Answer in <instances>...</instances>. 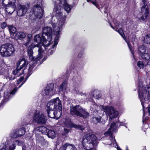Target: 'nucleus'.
<instances>
[{"label":"nucleus","instance_id":"nucleus-31","mask_svg":"<svg viewBox=\"0 0 150 150\" xmlns=\"http://www.w3.org/2000/svg\"><path fill=\"white\" fill-rule=\"evenodd\" d=\"M93 96L96 98H98L101 97V95L98 91H94L93 93Z\"/></svg>","mask_w":150,"mask_h":150},{"label":"nucleus","instance_id":"nucleus-53","mask_svg":"<svg viewBox=\"0 0 150 150\" xmlns=\"http://www.w3.org/2000/svg\"><path fill=\"white\" fill-rule=\"evenodd\" d=\"M148 117H146L145 120H148Z\"/></svg>","mask_w":150,"mask_h":150},{"label":"nucleus","instance_id":"nucleus-11","mask_svg":"<svg viewBox=\"0 0 150 150\" xmlns=\"http://www.w3.org/2000/svg\"><path fill=\"white\" fill-rule=\"evenodd\" d=\"M33 120L38 124L42 125L46 122L47 121L46 117L42 112L37 111L33 115Z\"/></svg>","mask_w":150,"mask_h":150},{"label":"nucleus","instance_id":"nucleus-45","mask_svg":"<svg viewBox=\"0 0 150 150\" xmlns=\"http://www.w3.org/2000/svg\"><path fill=\"white\" fill-rule=\"evenodd\" d=\"M78 2V0H74L73 5H74L76 4Z\"/></svg>","mask_w":150,"mask_h":150},{"label":"nucleus","instance_id":"nucleus-12","mask_svg":"<svg viewBox=\"0 0 150 150\" xmlns=\"http://www.w3.org/2000/svg\"><path fill=\"white\" fill-rule=\"evenodd\" d=\"M143 6L141 9V12L139 15L138 16V17L142 20L145 19L148 16L149 13L148 9V6L147 4L146 0H143Z\"/></svg>","mask_w":150,"mask_h":150},{"label":"nucleus","instance_id":"nucleus-51","mask_svg":"<svg viewBox=\"0 0 150 150\" xmlns=\"http://www.w3.org/2000/svg\"><path fill=\"white\" fill-rule=\"evenodd\" d=\"M147 65L150 67V61H148L147 63Z\"/></svg>","mask_w":150,"mask_h":150},{"label":"nucleus","instance_id":"nucleus-5","mask_svg":"<svg viewBox=\"0 0 150 150\" xmlns=\"http://www.w3.org/2000/svg\"><path fill=\"white\" fill-rule=\"evenodd\" d=\"M70 111L71 114L75 115L84 119L88 117L89 115V113L87 112L86 110L79 105L71 106Z\"/></svg>","mask_w":150,"mask_h":150},{"label":"nucleus","instance_id":"nucleus-14","mask_svg":"<svg viewBox=\"0 0 150 150\" xmlns=\"http://www.w3.org/2000/svg\"><path fill=\"white\" fill-rule=\"evenodd\" d=\"M30 13L33 14L35 18H40L43 14V11L40 6L38 5L33 7Z\"/></svg>","mask_w":150,"mask_h":150},{"label":"nucleus","instance_id":"nucleus-19","mask_svg":"<svg viewBox=\"0 0 150 150\" xmlns=\"http://www.w3.org/2000/svg\"><path fill=\"white\" fill-rule=\"evenodd\" d=\"M59 150H78L74 144L66 143L63 145L59 149Z\"/></svg>","mask_w":150,"mask_h":150},{"label":"nucleus","instance_id":"nucleus-47","mask_svg":"<svg viewBox=\"0 0 150 150\" xmlns=\"http://www.w3.org/2000/svg\"><path fill=\"white\" fill-rule=\"evenodd\" d=\"M148 111L149 113V115H150V107H149L148 109Z\"/></svg>","mask_w":150,"mask_h":150},{"label":"nucleus","instance_id":"nucleus-13","mask_svg":"<svg viewBox=\"0 0 150 150\" xmlns=\"http://www.w3.org/2000/svg\"><path fill=\"white\" fill-rule=\"evenodd\" d=\"M34 40L38 44L41 43L43 45L42 47L45 48V46L47 47L50 44L48 43L47 39H45L44 36H43V34H39L35 35L34 37Z\"/></svg>","mask_w":150,"mask_h":150},{"label":"nucleus","instance_id":"nucleus-21","mask_svg":"<svg viewBox=\"0 0 150 150\" xmlns=\"http://www.w3.org/2000/svg\"><path fill=\"white\" fill-rule=\"evenodd\" d=\"M35 130L37 131L40 132L43 134H46L47 133L48 129L44 126H40L36 128Z\"/></svg>","mask_w":150,"mask_h":150},{"label":"nucleus","instance_id":"nucleus-29","mask_svg":"<svg viewBox=\"0 0 150 150\" xmlns=\"http://www.w3.org/2000/svg\"><path fill=\"white\" fill-rule=\"evenodd\" d=\"M137 66L140 69H143L145 66V65L143 62L142 61H139L137 62Z\"/></svg>","mask_w":150,"mask_h":150},{"label":"nucleus","instance_id":"nucleus-4","mask_svg":"<svg viewBox=\"0 0 150 150\" xmlns=\"http://www.w3.org/2000/svg\"><path fill=\"white\" fill-rule=\"evenodd\" d=\"M97 138L94 134L89 133L85 135L83 138V144L86 150L92 149L97 142Z\"/></svg>","mask_w":150,"mask_h":150},{"label":"nucleus","instance_id":"nucleus-39","mask_svg":"<svg viewBox=\"0 0 150 150\" xmlns=\"http://www.w3.org/2000/svg\"><path fill=\"white\" fill-rule=\"evenodd\" d=\"M16 146L14 144H13L9 148V150H14L15 149Z\"/></svg>","mask_w":150,"mask_h":150},{"label":"nucleus","instance_id":"nucleus-36","mask_svg":"<svg viewBox=\"0 0 150 150\" xmlns=\"http://www.w3.org/2000/svg\"><path fill=\"white\" fill-rule=\"evenodd\" d=\"M118 32L122 36L123 38L125 39V38L123 36V31L122 29L121 28L119 29L118 30Z\"/></svg>","mask_w":150,"mask_h":150},{"label":"nucleus","instance_id":"nucleus-30","mask_svg":"<svg viewBox=\"0 0 150 150\" xmlns=\"http://www.w3.org/2000/svg\"><path fill=\"white\" fill-rule=\"evenodd\" d=\"M139 51L141 53H143L145 52V49L144 46L142 45L138 49Z\"/></svg>","mask_w":150,"mask_h":150},{"label":"nucleus","instance_id":"nucleus-33","mask_svg":"<svg viewBox=\"0 0 150 150\" xmlns=\"http://www.w3.org/2000/svg\"><path fill=\"white\" fill-rule=\"evenodd\" d=\"M145 40H148V43H150V34L149 35H147L146 36Z\"/></svg>","mask_w":150,"mask_h":150},{"label":"nucleus","instance_id":"nucleus-38","mask_svg":"<svg viewBox=\"0 0 150 150\" xmlns=\"http://www.w3.org/2000/svg\"><path fill=\"white\" fill-rule=\"evenodd\" d=\"M7 26V24L5 22H3L1 25V27L2 28H4Z\"/></svg>","mask_w":150,"mask_h":150},{"label":"nucleus","instance_id":"nucleus-9","mask_svg":"<svg viewBox=\"0 0 150 150\" xmlns=\"http://www.w3.org/2000/svg\"><path fill=\"white\" fill-rule=\"evenodd\" d=\"M0 74L3 75L4 79H6L7 81L13 80L17 76H20V74L18 73L14 74V71L12 73L9 72L7 71L4 69H2L0 67Z\"/></svg>","mask_w":150,"mask_h":150},{"label":"nucleus","instance_id":"nucleus-54","mask_svg":"<svg viewBox=\"0 0 150 150\" xmlns=\"http://www.w3.org/2000/svg\"><path fill=\"white\" fill-rule=\"evenodd\" d=\"M110 25L111 27L112 28H114L112 26V25H111V24L110 23Z\"/></svg>","mask_w":150,"mask_h":150},{"label":"nucleus","instance_id":"nucleus-22","mask_svg":"<svg viewBox=\"0 0 150 150\" xmlns=\"http://www.w3.org/2000/svg\"><path fill=\"white\" fill-rule=\"evenodd\" d=\"M25 35L24 33L22 32H20L17 33L16 34L14 38L16 40H21V39L25 37Z\"/></svg>","mask_w":150,"mask_h":150},{"label":"nucleus","instance_id":"nucleus-26","mask_svg":"<svg viewBox=\"0 0 150 150\" xmlns=\"http://www.w3.org/2000/svg\"><path fill=\"white\" fill-rule=\"evenodd\" d=\"M8 28L9 30L11 33H13L16 31V28L14 26L12 25H9Z\"/></svg>","mask_w":150,"mask_h":150},{"label":"nucleus","instance_id":"nucleus-37","mask_svg":"<svg viewBox=\"0 0 150 150\" xmlns=\"http://www.w3.org/2000/svg\"><path fill=\"white\" fill-rule=\"evenodd\" d=\"M17 89L16 88H15L10 92V94L11 95H13L16 93L17 91Z\"/></svg>","mask_w":150,"mask_h":150},{"label":"nucleus","instance_id":"nucleus-27","mask_svg":"<svg viewBox=\"0 0 150 150\" xmlns=\"http://www.w3.org/2000/svg\"><path fill=\"white\" fill-rule=\"evenodd\" d=\"M141 57L142 59L146 60H149L150 58V55H149V54L147 53L142 54Z\"/></svg>","mask_w":150,"mask_h":150},{"label":"nucleus","instance_id":"nucleus-44","mask_svg":"<svg viewBox=\"0 0 150 150\" xmlns=\"http://www.w3.org/2000/svg\"><path fill=\"white\" fill-rule=\"evenodd\" d=\"M95 119L98 122H99L101 121V120L100 117L99 118L95 117Z\"/></svg>","mask_w":150,"mask_h":150},{"label":"nucleus","instance_id":"nucleus-41","mask_svg":"<svg viewBox=\"0 0 150 150\" xmlns=\"http://www.w3.org/2000/svg\"><path fill=\"white\" fill-rule=\"evenodd\" d=\"M28 41H30V39H31V37H32V35L31 34H28Z\"/></svg>","mask_w":150,"mask_h":150},{"label":"nucleus","instance_id":"nucleus-6","mask_svg":"<svg viewBox=\"0 0 150 150\" xmlns=\"http://www.w3.org/2000/svg\"><path fill=\"white\" fill-rule=\"evenodd\" d=\"M15 49L13 45L9 43L2 45L0 47V53L4 57H8L13 54Z\"/></svg>","mask_w":150,"mask_h":150},{"label":"nucleus","instance_id":"nucleus-2","mask_svg":"<svg viewBox=\"0 0 150 150\" xmlns=\"http://www.w3.org/2000/svg\"><path fill=\"white\" fill-rule=\"evenodd\" d=\"M43 51L42 46L39 44L35 45L32 44L28 47L27 50V54L29 59L33 61V64L30 65L28 69L29 75L32 73L33 68L36 64V62L42 57Z\"/></svg>","mask_w":150,"mask_h":150},{"label":"nucleus","instance_id":"nucleus-10","mask_svg":"<svg viewBox=\"0 0 150 150\" xmlns=\"http://www.w3.org/2000/svg\"><path fill=\"white\" fill-rule=\"evenodd\" d=\"M104 112L109 116L111 120L116 118L119 115V112L113 107L110 106H104L103 108Z\"/></svg>","mask_w":150,"mask_h":150},{"label":"nucleus","instance_id":"nucleus-48","mask_svg":"<svg viewBox=\"0 0 150 150\" xmlns=\"http://www.w3.org/2000/svg\"><path fill=\"white\" fill-rule=\"evenodd\" d=\"M122 123L121 122H118L117 123V125H119V126H121V125H122Z\"/></svg>","mask_w":150,"mask_h":150},{"label":"nucleus","instance_id":"nucleus-32","mask_svg":"<svg viewBox=\"0 0 150 150\" xmlns=\"http://www.w3.org/2000/svg\"><path fill=\"white\" fill-rule=\"evenodd\" d=\"M88 2L90 1L94 5H95L96 7L98 8V5L97 3L96 0H87Z\"/></svg>","mask_w":150,"mask_h":150},{"label":"nucleus","instance_id":"nucleus-46","mask_svg":"<svg viewBox=\"0 0 150 150\" xmlns=\"http://www.w3.org/2000/svg\"><path fill=\"white\" fill-rule=\"evenodd\" d=\"M29 42L27 41V42L24 44V45L25 46H27L29 44Z\"/></svg>","mask_w":150,"mask_h":150},{"label":"nucleus","instance_id":"nucleus-40","mask_svg":"<svg viewBox=\"0 0 150 150\" xmlns=\"http://www.w3.org/2000/svg\"><path fill=\"white\" fill-rule=\"evenodd\" d=\"M10 6V7H11V6L10 5H8V6H7L6 8V11L9 14H12L13 12H12V9H9L8 11L9 12H7V11H6V8H7V7L8 6Z\"/></svg>","mask_w":150,"mask_h":150},{"label":"nucleus","instance_id":"nucleus-17","mask_svg":"<svg viewBox=\"0 0 150 150\" xmlns=\"http://www.w3.org/2000/svg\"><path fill=\"white\" fill-rule=\"evenodd\" d=\"M55 110H47V111L49 117L58 119L61 115L62 110H59L55 111Z\"/></svg>","mask_w":150,"mask_h":150},{"label":"nucleus","instance_id":"nucleus-50","mask_svg":"<svg viewBox=\"0 0 150 150\" xmlns=\"http://www.w3.org/2000/svg\"><path fill=\"white\" fill-rule=\"evenodd\" d=\"M115 24L117 27H119V24L118 23H117V24L115 23Z\"/></svg>","mask_w":150,"mask_h":150},{"label":"nucleus","instance_id":"nucleus-35","mask_svg":"<svg viewBox=\"0 0 150 150\" xmlns=\"http://www.w3.org/2000/svg\"><path fill=\"white\" fill-rule=\"evenodd\" d=\"M126 41L127 44V45L128 46V47H129L130 51H131L132 53L133 54L132 50V49L131 45V43L129 42H127L126 40Z\"/></svg>","mask_w":150,"mask_h":150},{"label":"nucleus","instance_id":"nucleus-20","mask_svg":"<svg viewBox=\"0 0 150 150\" xmlns=\"http://www.w3.org/2000/svg\"><path fill=\"white\" fill-rule=\"evenodd\" d=\"M25 133L24 127L21 128L18 130L14 131V134L12 136L13 138H16L23 135Z\"/></svg>","mask_w":150,"mask_h":150},{"label":"nucleus","instance_id":"nucleus-55","mask_svg":"<svg viewBox=\"0 0 150 150\" xmlns=\"http://www.w3.org/2000/svg\"><path fill=\"white\" fill-rule=\"evenodd\" d=\"M41 139H42V140H44V139L41 137Z\"/></svg>","mask_w":150,"mask_h":150},{"label":"nucleus","instance_id":"nucleus-8","mask_svg":"<svg viewBox=\"0 0 150 150\" xmlns=\"http://www.w3.org/2000/svg\"><path fill=\"white\" fill-rule=\"evenodd\" d=\"M57 107L58 110H62L61 102L58 97L52 99L48 102L46 107V110H57Z\"/></svg>","mask_w":150,"mask_h":150},{"label":"nucleus","instance_id":"nucleus-3","mask_svg":"<svg viewBox=\"0 0 150 150\" xmlns=\"http://www.w3.org/2000/svg\"><path fill=\"white\" fill-rule=\"evenodd\" d=\"M138 96L142 105L143 110L144 109V103L148 102L150 94V87L145 85L142 81H140L138 84ZM145 113L143 111V117L145 115Z\"/></svg>","mask_w":150,"mask_h":150},{"label":"nucleus","instance_id":"nucleus-43","mask_svg":"<svg viewBox=\"0 0 150 150\" xmlns=\"http://www.w3.org/2000/svg\"><path fill=\"white\" fill-rule=\"evenodd\" d=\"M6 148V146L4 145L0 149V150H5Z\"/></svg>","mask_w":150,"mask_h":150},{"label":"nucleus","instance_id":"nucleus-7","mask_svg":"<svg viewBox=\"0 0 150 150\" xmlns=\"http://www.w3.org/2000/svg\"><path fill=\"white\" fill-rule=\"evenodd\" d=\"M28 64L27 62L24 59H22L19 60L17 63V67L16 69L14 70V73L15 74L18 73L20 74V75L24 74V73H27V74L30 76V75L28 74V69L26 68ZM33 64L32 62L30 64L29 68L31 64Z\"/></svg>","mask_w":150,"mask_h":150},{"label":"nucleus","instance_id":"nucleus-52","mask_svg":"<svg viewBox=\"0 0 150 150\" xmlns=\"http://www.w3.org/2000/svg\"><path fill=\"white\" fill-rule=\"evenodd\" d=\"M23 83H24L23 82L21 84V85L18 87V88H20L23 85Z\"/></svg>","mask_w":150,"mask_h":150},{"label":"nucleus","instance_id":"nucleus-28","mask_svg":"<svg viewBox=\"0 0 150 150\" xmlns=\"http://www.w3.org/2000/svg\"><path fill=\"white\" fill-rule=\"evenodd\" d=\"M67 87V84L66 82H64L60 86L59 91H63L66 89Z\"/></svg>","mask_w":150,"mask_h":150},{"label":"nucleus","instance_id":"nucleus-24","mask_svg":"<svg viewBox=\"0 0 150 150\" xmlns=\"http://www.w3.org/2000/svg\"><path fill=\"white\" fill-rule=\"evenodd\" d=\"M70 125L69 126V127L70 128L73 127L76 129H78L82 130H83L84 129V127L81 125L74 124L71 123H70Z\"/></svg>","mask_w":150,"mask_h":150},{"label":"nucleus","instance_id":"nucleus-1","mask_svg":"<svg viewBox=\"0 0 150 150\" xmlns=\"http://www.w3.org/2000/svg\"><path fill=\"white\" fill-rule=\"evenodd\" d=\"M57 3L55 4V8L52 13V21L54 31L57 32L61 31L62 26L66 20V16L63 15L62 9L63 8L67 13L70 12L72 7L68 4L65 0H57Z\"/></svg>","mask_w":150,"mask_h":150},{"label":"nucleus","instance_id":"nucleus-58","mask_svg":"<svg viewBox=\"0 0 150 150\" xmlns=\"http://www.w3.org/2000/svg\"><path fill=\"white\" fill-rule=\"evenodd\" d=\"M22 150H24L23 149H22Z\"/></svg>","mask_w":150,"mask_h":150},{"label":"nucleus","instance_id":"nucleus-23","mask_svg":"<svg viewBox=\"0 0 150 150\" xmlns=\"http://www.w3.org/2000/svg\"><path fill=\"white\" fill-rule=\"evenodd\" d=\"M47 134L49 138L52 139L54 138L55 137V133L53 130L48 129Z\"/></svg>","mask_w":150,"mask_h":150},{"label":"nucleus","instance_id":"nucleus-49","mask_svg":"<svg viewBox=\"0 0 150 150\" xmlns=\"http://www.w3.org/2000/svg\"><path fill=\"white\" fill-rule=\"evenodd\" d=\"M64 130L67 133H68L69 132V130L67 129H64Z\"/></svg>","mask_w":150,"mask_h":150},{"label":"nucleus","instance_id":"nucleus-42","mask_svg":"<svg viewBox=\"0 0 150 150\" xmlns=\"http://www.w3.org/2000/svg\"><path fill=\"white\" fill-rule=\"evenodd\" d=\"M53 52V51L51 49H49L48 51V54L49 55L52 54Z\"/></svg>","mask_w":150,"mask_h":150},{"label":"nucleus","instance_id":"nucleus-56","mask_svg":"<svg viewBox=\"0 0 150 150\" xmlns=\"http://www.w3.org/2000/svg\"><path fill=\"white\" fill-rule=\"evenodd\" d=\"M142 150H146L145 148L143 149Z\"/></svg>","mask_w":150,"mask_h":150},{"label":"nucleus","instance_id":"nucleus-16","mask_svg":"<svg viewBox=\"0 0 150 150\" xmlns=\"http://www.w3.org/2000/svg\"><path fill=\"white\" fill-rule=\"evenodd\" d=\"M52 30L50 27H45L43 29V36H44L45 39H47L48 44H50V42L52 40Z\"/></svg>","mask_w":150,"mask_h":150},{"label":"nucleus","instance_id":"nucleus-18","mask_svg":"<svg viewBox=\"0 0 150 150\" xmlns=\"http://www.w3.org/2000/svg\"><path fill=\"white\" fill-rule=\"evenodd\" d=\"M53 85L50 84L48 85L42 92V94L45 96L48 95L50 93L51 95H53L56 93L57 91H54L53 92Z\"/></svg>","mask_w":150,"mask_h":150},{"label":"nucleus","instance_id":"nucleus-25","mask_svg":"<svg viewBox=\"0 0 150 150\" xmlns=\"http://www.w3.org/2000/svg\"><path fill=\"white\" fill-rule=\"evenodd\" d=\"M56 33V34H57V35L56 37L55 38L54 43L53 45L52 46V48H54L55 47H56V45H57L58 44V40L59 38V36L58 35L59 34V33L60 32H55V31H54Z\"/></svg>","mask_w":150,"mask_h":150},{"label":"nucleus","instance_id":"nucleus-15","mask_svg":"<svg viewBox=\"0 0 150 150\" xmlns=\"http://www.w3.org/2000/svg\"><path fill=\"white\" fill-rule=\"evenodd\" d=\"M30 3H27L23 5H20L18 7L17 11V14L19 16H22L25 15L29 8Z\"/></svg>","mask_w":150,"mask_h":150},{"label":"nucleus","instance_id":"nucleus-57","mask_svg":"<svg viewBox=\"0 0 150 150\" xmlns=\"http://www.w3.org/2000/svg\"><path fill=\"white\" fill-rule=\"evenodd\" d=\"M106 12H107L106 11V10H105V13H106Z\"/></svg>","mask_w":150,"mask_h":150},{"label":"nucleus","instance_id":"nucleus-34","mask_svg":"<svg viewBox=\"0 0 150 150\" xmlns=\"http://www.w3.org/2000/svg\"><path fill=\"white\" fill-rule=\"evenodd\" d=\"M24 79V78L22 76L19 79H18L17 81H16V83L17 84H18L19 83H20L21 81H22Z\"/></svg>","mask_w":150,"mask_h":150}]
</instances>
